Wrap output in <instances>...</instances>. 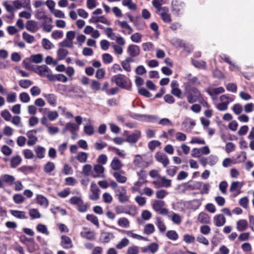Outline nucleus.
<instances>
[{"label": "nucleus", "instance_id": "obj_1", "mask_svg": "<svg viewBox=\"0 0 254 254\" xmlns=\"http://www.w3.org/2000/svg\"><path fill=\"white\" fill-rule=\"evenodd\" d=\"M116 85L125 89L129 90L131 87L130 80L124 74H119L114 76L111 79Z\"/></svg>", "mask_w": 254, "mask_h": 254}, {"label": "nucleus", "instance_id": "obj_2", "mask_svg": "<svg viewBox=\"0 0 254 254\" xmlns=\"http://www.w3.org/2000/svg\"><path fill=\"white\" fill-rule=\"evenodd\" d=\"M185 95L190 103H193L196 101H200L202 97L199 91L195 87L186 86Z\"/></svg>", "mask_w": 254, "mask_h": 254}, {"label": "nucleus", "instance_id": "obj_3", "mask_svg": "<svg viewBox=\"0 0 254 254\" xmlns=\"http://www.w3.org/2000/svg\"><path fill=\"white\" fill-rule=\"evenodd\" d=\"M166 204L164 201L156 199L153 201L152 208L154 211L162 215H166L169 213L168 209L165 207Z\"/></svg>", "mask_w": 254, "mask_h": 254}, {"label": "nucleus", "instance_id": "obj_4", "mask_svg": "<svg viewBox=\"0 0 254 254\" xmlns=\"http://www.w3.org/2000/svg\"><path fill=\"white\" fill-rule=\"evenodd\" d=\"M152 184L154 186L156 189L161 188H169L171 186L172 181L167 179L165 177L160 176L154 180Z\"/></svg>", "mask_w": 254, "mask_h": 254}, {"label": "nucleus", "instance_id": "obj_5", "mask_svg": "<svg viewBox=\"0 0 254 254\" xmlns=\"http://www.w3.org/2000/svg\"><path fill=\"white\" fill-rule=\"evenodd\" d=\"M132 163L134 166L137 168L143 169L148 167L152 163V162L144 160L142 157L140 155H135Z\"/></svg>", "mask_w": 254, "mask_h": 254}, {"label": "nucleus", "instance_id": "obj_6", "mask_svg": "<svg viewBox=\"0 0 254 254\" xmlns=\"http://www.w3.org/2000/svg\"><path fill=\"white\" fill-rule=\"evenodd\" d=\"M35 72L41 77H47L49 80L52 74L51 69L46 65L38 66L36 68Z\"/></svg>", "mask_w": 254, "mask_h": 254}, {"label": "nucleus", "instance_id": "obj_7", "mask_svg": "<svg viewBox=\"0 0 254 254\" xmlns=\"http://www.w3.org/2000/svg\"><path fill=\"white\" fill-rule=\"evenodd\" d=\"M116 192L121 203H124L129 201V196L127 194L126 190L124 187L118 188L116 190Z\"/></svg>", "mask_w": 254, "mask_h": 254}, {"label": "nucleus", "instance_id": "obj_8", "mask_svg": "<svg viewBox=\"0 0 254 254\" xmlns=\"http://www.w3.org/2000/svg\"><path fill=\"white\" fill-rule=\"evenodd\" d=\"M80 236L82 238L93 241L95 239L96 233L94 231L91 230L87 227H84L80 232Z\"/></svg>", "mask_w": 254, "mask_h": 254}, {"label": "nucleus", "instance_id": "obj_9", "mask_svg": "<svg viewBox=\"0 0 254 254\" xmlns=\"http://www.w3.org/2000/svg\"><path fill=\"white\" fill-rule=\"evenodd\" d=\"M155 158L158 162L161 163L165 168H166L170 163L168 156L163 152H157L155 155Z\"/></svg>", "mask_w": 254, "mask_h": 254}, {"label": "nucleus", "instance_id": "obj_10", "mask_svg": "<svg viewBox=\"0 0 254 254\" xmlns=\"http://www.w3.org/2000/svg\"><path fill=\"white\" fill-rule=\"evenodd\" d=\"M37 132V130L36 129L31 130L27 132L26 135L28 138L27 144L29 146L34 145L38 141V138L35 135Z\"/></svg>", "mask_w": 254, "mask_h": 254}, {"label": "nucleus", "instance_id": "obj_11", "mask_svg": "<svg viewBox=\"0 0 254 254\" xmlns=\"http://www.w3.org/2000/svg\"><path fill=\"white\" fill-rule=\"evenodd\" d=\"M61 246L64 249H69L73 247L71 239L68 236H61Z\"/></svg>", "mask_w": 254, "mask_h": 254}, {"label": "nucleus", "instance_id": "obj_12", "mask_svg": "<svg viewBox=\"0 0 254 254\" xmlns=\"http://www.w3.org/2000/svg\"><path fill=\"white\" fill-rule=\"evenodd\" d=\"M43 96L46 99L48 103L52 107H55L57 103V96L53 93H43Z\"/></svg>", "mask_w": 254, "mask_h": 254}, {"label": "nucleus", "instance_id": "obj_13", "mask_svg": "<svg viewBox=\"0 0 254 254\" xmlns=\"http://www.w3.org/2000/svg\"><path fill=\"white\" fill-rule=\"evenodd\" d=\"M214 225L216 227H222L226 223V218L222 214L215 215L213 218Z\"/></svg>", "mask_w": 254, "mask_h": 254}, {"label": "nucleus", "instance_id": "obj_14", "mask_svg": "<svg viewBox=\"0 0 254 254\" xmlns=\"http://www.w3.org/2000/svg\"><path fill=\"white\" fill-rule=\"evenodd\" d=\"M172 4L173 11L176 14H179L184 10L185 4L183 2L174 0H173Z\"/></svg>", "mask_w": 254, "mask_h": 254}, {"label": "nucleus", "instance_id": "obj_15", "mask_svg": "<svg viewBox=\"0 0 254 254\" xmlns=\"http://www.w3.org/2000/svg\"><path fill=\"white\" fill-rule=\"evenodd\" d=\"M141 137V132L139 130H135L131 134L127 136L126 141L130 143H136Z\"/></svg>", "mask_w": 254, "mask_h": 254}, {"label": "nucleus", "instance_id": "obj_16", "mask_svg": "<svg viewBox=\"0 0 254 254\" xmlns=\"http://www.w3.org/2000/svg\"><path fill=\"white\" fill-rule=\"evenodd\" d=\"M105 168L102 165L97 164L94 166L92 176L93 178H100L104 176Z\"/></svg>", "mask_w": 254, "mask_h": 254}, {"label": "nucleus", "instance_id": "obj_17", "mask_svg": "<svg viewBox=\"0 0 254 254\" xmlns=\"http://www.w3.org/2000/svg\"><path fill=\"white\" fill-rule=\"evenodd\" d=\"M244 185L245 183L244 182H233L230 187V191L231 192H236L239 194L240 193L241 190Z\"/></svg>", "mask_w": 254, "mask_h": 254}, {"label": "nucleus", "instance_id": "obj_18", "mask_svg": "<svg viewBox=\"0 0 254 254\" xmlns=\"http://www.w3.org/2000/svg\"><path fill=\"white\" fill-rule=\"evenodd\" d=\"M90 190L91 193L89 195L90 199L93 200H97L99 197L100 190L94 183L91 184Z\"/></svg>", "mask_w": 254, "mask_h": 254}, {"label": "nucleus", "instance_id": "obj_19", "mask_svg": "<svg viewBox=\"0 0 254 254\" xmlns=\"http://www.w3.org/2000/svg\"><path fill=\"white\" fill-rule=\"evenodd\" d=\"M169 12V9L166 7H163V9L158 12L162 19L165 23H170L171 21V15Z\"/></svg>", "mask_w": 254, "mask_h": 254}, {"label": "nucleus", "instance_id": "obj_20", "mask_svg": "<svg viewBox=\"0 0 254 254\" xmlns=\"http://www.w3.org/2000/svg\"><path fill=\"white\" fill-rule=\"evenodd\" d=\"M52 22L53 19L51 17L47 18V19L44 20V21L42 22L41 25L43 31L46 32H51L53 27V26L52 24Z\"/></svg>", "mask_w": 254, "mask_h": 254}, {"label": "nucleus", "instance_id": "obj_21", "mask_svg": "<svg viewBox=\"0 0 254 254\" xmlns=\"http://www.w3.org/2000/svg\"><path fill=\"white\" fill-rule=\"evenodd\" d=\"M127 51L131 57H135L139 55L140 49L135 45H130L128 46Z\"/></svg>", "mask_w": 254, "mask_h": 254}, {"label": "nucleus", "instance_id": "obj_22", "mask_svg": "<svg viewBox=\"0 0 254 254\" xmlns=\"http://www.w3.org/2000/svg\"><path fill=\"white\" fill-rule=\"evenodd\" d=\"M206 92L212 97V98L214 100L215 99L214 95L224 92L225 89L223 87H219L217 88H209L207 89Z\"/></svg>", "mask_w": 254, "mask_h": 254}, {"label": "nucleus", "instance_id": "obj_23", "mask_svg": "<svg viewBox=\"0 0 254 254\" xmlns=\"http://www.w3.org/2000/svg\"><path fill=\"white\" fill-rule=\"evenodd\" d=\"M49 80L52 82L58 81L63 83H65L68 81V78L65 75H64L63 74H52L49 78Z\"/></svg>", "mask_w": 254, "mask_h": 254}, {"label": "nucleus", "instance_id": "obj_24", "mask_svg": "<svg viewBox=\"0 0 254 254\" xmlns=\"http://www.w3.org/2000/svg\"><path fill=\"white\" fill-rule=\"evenodd\" d=\"M118 23L122 28L124 29L123 33L125 35H129L133 32L132 28L128 25L127 21H118Z\"/></svg>", "mask_w": 254, "mask_h": 254}, {"label": "nucleus", "instance_id": "obj_25", "mask_svg": "<svg viewBox=\"0 0 254 254\" xmlns=\"http://www.w3.org/2000/svg\"><path fill=\"white\" fill-rule=\"evenodd\" d=\"M26 28L32 33L36 32L38 30L37 22L34 20H28L26 24Z\"/></svg>", "mask_w": 254, "mask_h": 254}, {"label": "nucleus", "instance_id": "obj_26", "mask_svg": "<svg viewBox=\"0 0 254 254\" xmlns=\"http://www.w3.org/2000/svg\"><path fill=\"white\" fill-rule=\"evenodd\" d=\"M143 182L138 180L137 181L134 183L133 186L130 188V190L132 193H135L138 192L142 194L141 188L143 185Z\"/></svg>", "mask_w": 254, "mask_h": 254}, {"label": "nucleus", "instance_id": "obj_27", "mask_svg": "<svg viewBox=\"0 0 254 254\" xmlns=\"http://www.w3.org/2000/svg\"><path fill=\"white\" fill-rule=\"evenodd\" d=\"M123 233L126 234L127 236L138 240L147 241V238L133 233L132 231L122 230Z\"/></svg>", "mask_w": 254, "mask_h": 254}, {"label": "nucleus", "instance_id": "obj_28", "mask_svg": "<svg viewBox=\"0 0 254 254\" xmlns=\"http://www.w3.org/2000/svg\"><path fill=\"white\" fill-rule=\"evenodd\" d=\"M110 166L113 170H119L123 167V165L117 157H114Z\"/></svg>", "mask_w": 254, "mask_h": 254}, {"label": "nucleus", "instance_id": "obj_29", "mask_svg": "<svg viewBox=\"0 0 254 254\" xmlns=\"http://www.w3.org/2000/svg\"><path fill=\"white\" fill-rule=\"evenodd\" d=\"M36 157L39 159L44 158L45 156L46 149L41 146H37L34 148Z\"/></svg>", "mask_w": 254, "mask_h": 254}, {"label": "nucleus", "instance_id": "obj_30", "mask_svg": "<svg viewBox=\"0 0 254 254\" xmlns=\"http://www.w3.org/2000/svg\"><path fill=\"white\" fill-rule=\"evenodd\" d=\"M36 200L37 203L45 208L47 207L49 205L48 199L43 195L37 194L36 196Z\"/></svg>", "mask_w": 254, "mask_h": 254}, {"label": "nucleus", "instance_id": "obj_31", "mask_svg": "<svg viewBox=\"0 0 254 254\" xmlns=\"http://www.w3.org/2000/svg\"><path fill=\"white\" fill-rule=\"evenodd\" d=\"M220 58L224 61L226 63H228L230 65V69L231 70H233L234 68L237 69V70H239V67L237 65H235L233 64L231 61L230 60V58L225 54H221L220 55Z\"/></svg>", "mask_w": 254, "mask_h": 254}, {"label": "nucleus", "instance_id": "obj_32", "mask_svg": "<svg viewBox=\"0 0 254 254\" xmlns=\"http://www.w3.org/2000/svg\"><path fill=\"white\" fill-rule=\"evenodd\" d=\"M237 229L238 231L242 232L246 230L248 227L247 220L241 219L237 222Z\"/></svg>", "mask_w": 254, "mask_h": 254}, {"label": "nucleus", "instance_id": "obj_33", "mask_svg": "<svg viewBox=\"0 0 254 254\" xmlns=\"http://www.w3.org/2000/svg\"><path fill=\"white\" fill-rule=\"evenodd\" d=\"M114 238V234L111 232L102 233L101 235V240L104 243H108Z\"/></svg>", "mask_w": 254, "mask_h": 254}, {"label": "nucleus", "instance_id": "obj_34", "mask_svg": "<svg viewBox=\"0 0 254 254\" xmlns=\"http://www.w3.org/2000/svg\"><path fill=\"white\" fill-rule=\"evenodd\" d=\"M10 213L12 216L18 219H24L27 218L25 212L23 211L10 210Z\"/></svg>", "mask_w": 254, "mask_h": 254}, {"label": "nucleus", "instance_id": "obj_35", "mask_svg": "<svg viewBox=\"0 0 254 254\" xmlns=\"http://www.w3.org/2000/svg\"><path fill=\"white\" fill-rule=\"evenodd\" d=\"M198 220L201 223L208 224L210 223V218L208 214L202 212L198 215Z\"/></svg>", "mask_w": 254, "mask_h": 254}, {"label": "nucleus", "instance_id": "obj_36", "mask_svg": "<svg viewBox=\"0 0 254 254\" xmlns=\"http://www.w3.org/2000/svg\"><path fill=\"white\" fill-rule=\"evenodd\" d=\"M27 249L30 253H33L38 249V246L35 243L34 239L31 238L28 240V243H26Z\"/></svg>", "mask_w": 254, "mask_h": 254}, {"label": "nucleus", "instance_id": "obj_37", "mask_svg": "<svg viewBox=\"0 0 254 254\" xmlns=\"http://www.w3.org/2000/svg\"><path fill=\"white\" fill-rule=\"evenodd\" d=\"M36 230L45 235L48 236L49 235L50 232L48 230V227L46 225L43 224H38L36 226Z\"/></svg>", "mask_w": 254, "mask_h": 254}, {"label": "nucleus", "instance_id": "obj_38", "mask_svg": "<svg viewBox=\"0 0 254 254\" xmlns=\"http://www.w3.org/2000/svg\"><path fill=\"white\" fill-rule=\"evenodd\" d=\"M1 179L3 183L7 184L8 185H12L15 181V178L11 175L8 174H4L1 176Z\"/></svg>", "mask_w": 254, "mask_h": 254}, {"label": "nucleus", "instance_id": "obj_39", "mask_svg": "<svg viewBox=\"0 0 254 254\" xmlns=\"http://www.w3.org/2000/svg\"><path fill=\"white\" fill-rule=\"evenodd\" d=\"M118 224L121 227L128 228L130 226V222L127 218L121 217L118 219Z\"/></svg>", "mask_w": 254, "mask_h": 254}, {"label": "nucleus", "instance_id": "obj_40", "mask_svg": "<svg viewBox=\"0 0 254 254\" xmlns=\"http://www.w3.org/2000/svg\"><path fill=\"white\" fill-rule=\"evenodd\" d=\"M79 129V127L75 124L68 123L65 125L64 130L69 131L70 132H76Z\"/></svg>", "mask_w": 254, "mask_h": 254}, {"label": "nucleus", "instance_id": "obj_41", "mask_svg": "<svg viewBox=\"0 0 254 254\" xmlns=\"http://www.w3.org/2000/svg\"><path fill=\"white\" fill-rule=\"evenodd\" d=\"M186 78L188 80V82L186 83V86H190V84L197 85L199 84L198 79L194 76H192L191 74L186 76Z\"/></svg>", "mask_w": 254, "mask_h": 254}, {"label": "nucleus", "instance_id": "obj_42", "mask_svg": "<svg viewBox=\"0 0 254 254\" xmlns=\"http://www.w3.org/2000/svg\"><path fill=\"white\" fill-rule=\"evenodd\" d=\"M114 177L115 178L116 181L121 184L125 183L127 180L126 177L122 175L120 173L118 172H115L113 173Z\"/></svg>", "mask_w": 254, "mask_h": 254}, {"label": "nucleus", "instance_id": "obj_43", "mask_svg": "<svg viewBox=\"0 0 254 254\" xmlns=\"http://www.w3.org/2000/svg\"><path fill=\"white\" fill-rule=\"evenodd\" d=\"M109 149L114 151L117 155L121 158L125 159L126 157L127 154L124 150H120L117 148L110 146Z\"/></svg>", "mask_w": 254, "mask_h": 254}, {"label": "nucleus", "instance_id": "obj_44", "mask_svg": "<svg viewBox=\"0 0 254 254\" xmlns=\"http://www.w3.org/2000/svg\"><path fill=\"white\" fill-rule=\"evenodd\" d=\"M169 217L171 219L174 223L176 224H180L182 221V218L181 216L177 213L172 212Z\"/></svg>", "mask_w": 254, "mask_h": 254}, {"label": "nucleus", "instance_id": "obj_45", "mask_svg": "<svg viewBox=\"0 0 254 254\" xmlns=\"http://www.w3.org/2000/svg\"><path fill=\"white\" fill-rule=\"evenodd\" d=\"M88 157V153L84 152H80L78 153L76 158L79 162L84 163L86 162Z\"/></svg>", "mask_w": 254, "mask_h": 254}, {"label": "nucleus", "instance_id": "obj_46", "mask_svg": "<svg viewBox=\"0 0 254 254\" xmlns=\"http://www.w3.org/2000/svg\"><path fill=\"white\" fill-rule=\"evenodd\" d=\"M55 169V165L53 162H48L44 167V171L46 173H50Z\"/></svg>", "mask_w": 254, "mask_h": 254}, {"label": "nucleus", "instance_id": "obj_47", "mask_svg": "<svg viewBox=\"0 0 254 254\" xmlns=\"http://www.w3.org/2000/svg\"><path fill=\"white\" fill-rule=\"evenodd\" d=\"M29 214L31 219H35L40 218L41 217V215L38 210L37 209L32 208L29 210Z\"/></svg>", "mask_w": 254, "mask_h": 254}, {"label": "nucleus", "instance_id": "obj_48", "mask_svg": "<svg viewBox=\"0 0 254 254\" xmlns=\"http://www.w3.org/2000/svg\"><path fill=\"white\" fill-rule=\"evenodd\" d=\"M43 60V57L42 54H38L33 55L30 56V60L34 63L39 64L41 63Z\"/></svg>", "mask_w": 254, "mask_h": 254}, {"label": "nucleus", "instance_id": "obj_49", "mask_svg": "<svg viewBox=\"0 0 254 254\" xmlns=\"http://www.w3.org/2000/svg\"><path fill=\"white\" fill-rule=\"evenodd\" d=\"M68 54V51L66 49L61 48L57 51V58L59 61L64 59Z\"/></svg>", "mask_w": 254, "mask_h": 254}, {"label": "nucleus", "instance_id": "obj_50", "mask_svg": "<svg viewBox=\"0 0 254 254\" xmlns=\"http://www.w3.org/2000/svg\"><path fill=\"white\" fill-rule=\"evenodd\" d=\"M167 238L172 241H176L179 238V235L175 230H170L166 233Z\"/></svg>", "mask_w": 254, "mask_h": 254}, {"label": "nucleus", "instance_id": "obj_51", "mask_svg": "<svg viewBox=\"0 0 254 254\" xmlns=\"http://www.w3.org/2000/svg\"><path fill=\"white\" fill-rule=\"evenodd\" d=\"M86 219L93 223L96 227H99V223L98 218L93 214H87L86 217Z\"/></svg>", "mask_w": 254, "mask_h": 254}, {"label": "nucleus", "instance_id": "obj_52", "mask_svg": "<svg viewBox=\"0 0 254 254\" xmlns=\"http://www.w3.org/2000/svg\"><path fill=\"white\" fill-rule=\"evenodd\" d=\"M220 99L222 102L227 103V105H229L230 102L234 100L235 96L234 95L229 96L227 95H222L220 96Z\"/></svg>", "mask_w": 254, "mask_h": 254}, {"label": "nucleus", "instance_id": "obj_53", "mask_svg": "<svg viewBox=\"0 0 254 254\" xmlns=\"http://www.w3.org/2000/svg\"><path fill=\"white\" fill-rule=\"evenodd\" d=\"M122 4L130 10H135L136 8V5L132 2V0H123Z\"/></svg>", "mask_w": 254, "mask_h": 254}, {"label": "nucleus", "instance_id": "obj_54", "mask_svg": "<svg viewBox=\"0 0 254 254\" xmlns=\"http://www.w3.org/2000/svg\"><path fill=\"white\" fill-rule=\"evenodd\" d=\"M22 38L24 40H25L27 43L29 44H31L33 43L35 41V38L33 36L30 35L26 32H24L22 33Z\"/></svg>", "mask_w": 254, "mask_h": 254}, {"label": "nucleus", "instance_id": "obj_55", "mask_svg": "<svg viewBox=\"0 0 254 254\" xmlns=\"http://www.w3.org/2000/svg\"><path fill=\"white\" fill-rule=\"evenodd\" d=\"M92 166L90 164H86L83 166L82 170V173L85 176H88L90 175H92Z\"/></svg>", "mask_w": 254, "mask_h": 254}, {"label": "nucleus", "instance_id": "obj_56", "mask_svg": "<svg viewBox=\"0 0 254 254\" xmlns=\"http://www.w3.org/2000/svg\"><path fill=\"white\" fill-rule=\"evenodd\" d=\"M184 241L188 244L194 243L195 240V237L192 235L185 234L183 236Z\"/></svg>", "mask_w": 254, "mask_h": 254}, {"label": "nucleus", "instance_id": "obj_57", "mask_svg": "<svg viewBox=\"0 0 254 254\" xmlns=\"http://www.w3.org/2000/svg\"><path fill=\"white\" fill-rule=\"evenodd\" d=\"M18 83L21 87L26 89L30 87L33 82L28 79H21L19 81Z\"/></svg>", "mask_w": 254, "mask_h": 254}, {"label": "nucleus", "instance_id": "obj_58", "mask_svg": "<svg viewBox=\"0 0 254 254\" xmlns=\"http://www.w3.org/2000/svg\"><path fill=\"white\" fill-rule=\"evenodd\" d=\"M21 159L20 156L13 157L10 161V166L11 168H15L21 163Z\"/></svg>", "mask_w": 254, "mask_h": 254}, {"label": "nucleus", "instance_id": "obj_59", "mask_svg": "<svg viewBox=\"0 0 254 254\" xmlns=\"http://www.w3.org/2000/svg\"><path fill=\"white\" fill-rule=\"evenodd\" d=\"M13 200L16 204H21L25 201V197L21 194H15L13 196Z\"/></svg>", "mask_w": 254, "mask_h": 254}, {"label": "nucleus", "instance_id": "obj_60", "mask_svg": "<svg viewBox=\"0 0 254 254\" xmlns=\"http://www.w3.org/2000/svg\"><path fill=\"white\" fill-rule=\"evenodd\" d=\"M42 44L43 48L46 50H50L54 46L53 44L50 41L46 38L42 39Z\"/></svg>", "mask_w": 254, "mask_h": 254}, {"label": "nucleus", "instance_id": "obj_61", "mask_svg": "<svg viewBox=\"0 0 254 254\" xmlns=\"http://www.w3.org/2000/svg\"><path fill=\"white\" fill-rule=\"evenodd\" d=\"M156 225L161 232H164L166 229V227L160 217L156 218Z\"/></svg>", "mask_w": 254, "mask_h": 254}, {"label": "nucleus", "instance_id": "obj_62", "mask_svg": "<svg viewBox=\"0 0 254 254\" xmlns=\"http://www.w3.org/2000/svg\"><path fill=\"white\" fill-rule=\"evenodd\" d=\"M154 225L152 224H147L145 226L143 232L147 235H150L154 233Z\"/></svg>", "mask_w": 254, "mask_h": 254}, {"label": "nucleus", "instance_id": "obj_63", "mask_svg": "<svg viewBox=\"0 0 254 254\" xmlns=\"http://www.w3.org/2000/svg\"><path fill=\"white\" fill-rule=\"evenodd\" d=\"M19 99L22 103H28L30 100L29 94L26 92H22L19 94Z\"/></svg>", "mask_w": 254, "mask_h": 254}, {"label": "nucleus", "instance_id": "obj_64", "mask_svg": "<svg viewBox=\"0 0 254 254\" xmlns=\"http://www.w3.org/2000/svg\"><path fill=\"white\" fill-rule=\"evenodd\" d=\"M139 248L136 246H132L128 248L127 254H138Z\"/></svg>", "mask_w": 254, "mask_h": 254}]
</instances>
